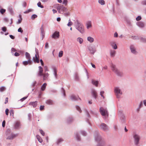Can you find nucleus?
I'll return each instance as SVG.
<instances>
[{
  "label": "nucleus",
  "mask_w": 146,
  "mask_h": 146,
  "mask_svg": "<svg viewBox=\"0 0 146 146\" xmlns=\"http://www.w3.org/2000/svg\"><path fill=\"white\" fill-rule=\"evenodd\" d=\"M40 132L43 136L44 135V133L42 130H40Z\"/></svg>",
  "instance_id": "09e8293b"
},
{
  "label": "nucleus",
  "mask_w": 146,
  "mask_h": 146,
  "mask_svg": "<svg viewBox=\"0 0 146 146\" xmlns=\"http://www.w3.org/2000/svg\"><path fill=\"white\" fill-rule=\"evenodd\" d=\"M117 36L118 34L116 32H115L114 34V37H117Z\"/></svg>",
  "instance_id": "338daca9"
},
{
  "label": "nucleus",
  "mask_w": 146,
  "mask_h": 146,
  "mask_svg": "<svg viewBox=\"0 0 146 146\" xmlns=\"http://www.w3.org/2000/svg\"><path fill=\"white\" fill-rule=\"evenodd\" d=\"M27 96L23 98H21V99L20 100L21 101V102L23 101L24 100L26 99L27 98Z\"/></svg>",
  "instance_id": "8fccbe9b"
},
{
  "label": "nucleus",
  "mask_w": 146,
  "mask_h": 146,
  "mask_svg": "<svg viewBox=\"0 0 146 146\" xmlns=\"http://www.w3.org/2000/svg\"><path fill=\"white\" fill-rule=\"evenodd\" d=\"M14 55L16 56H18L19 55V54L17 52H16L14 54Z\"/></svg>",
  "instance_id": "680f3d73"
},
{
  "label": "nucleus",
  "mask_w": 146,
  "mask_h": 146,
  "mask_svg": "<svg viewBox=\"0 0 146 146\" xmlns=\"http://www.w3.org/2000/svg\"><path fill=\"white\" fill-rule=\"evenodd\" d=\"M48 47V42H46L45 43V48H47Z\"/></svg>",
  "instance_id": "052dcab7"
},
{
  "label": "nucleus",
  "mask_w": 146,
  "mask_h": 146,
  "mask_svg": "<svg viewBox=\"0 0 146 146\" xmlns=\"http://www.w3.org/2000/svg\"><path fill=\"white\" fill-rule=\"evenodd\" d=\"M5 120H4L2 124V126L3 127H4L5 126Z\"/></svg>",
  "instance_id": "5fc2aeb1"
},
{
  "label": "nucleus",
  "mask_w": 146,
  "mask_h": 146,
  "mask_svg": "<svg viewBox=\"0 0 146 146\" xmlns=\"http://www.w3.org/2000/svg\"><path fill=\"white\" fill-rule=\"evenodd\" d=\"M116 52L115 50L111 51L110 52L111 55L112 56H114Z\"/></svg>",
  "instance_id": "2f4dec72"
},
{
  "label": "nucleus",
  "mask_w": 146,
  "mask_h": 146,
  "mask_svg": "<svg viewBox=\"0 0 146 146\" xmlns=\"http://www.w3.org/2000/svg\"><path fill=\"white\" fill-rule=\"evenodd\" d=\"M33 59L35 62H36L37 63H39V56L38 55L36 54L35 57H34Z\"/></svg>",
  "instance_id": "f8f14e48"
},
{
  "label": "nucleus",
  "mask_w": 146,
  "mask_h": 146,
  "mask_svg": "<svg viewBox=\"0 0 146 146\" xmlns=\"http://www.w3.org/2000/svg\"><path fill=\"white\" fill-rule=\"evenodd\" d=\"M20 122L19 121L15 122L14 124V128L16 129H19L20 127Z\"/></svg>",
  "instance_id": "6e6552de"
},
{
  "label": "nucleus",
  "mask_w": 146,
  "mask_h": 146,
  "mask_svg": "<svg viewBox=\"0 0 146 146\" xmlns=\"http://www.w3.org/2000/svg\"><path fill=\"white\" fill-rule=\"evenodd\" d=\"M40 30L41 34L42 36V38H43L44 36L45 33L44 32L43 26V25H42L40 27Z\"/></svg>",
  "instance_id": "f3484780"
},
{
  "label": "nucleus",
  "mask_w": 146,
  "mask_h": 146,
  "mask_svg": "<svg viewBox=\"0 0 146 146\" xmlns=\"http://www.w3.org/2000/svg\"><path fill=\"white\" fill-rule=\"evenodd\" d=\"M29 54L28 53V64H31L32 63V62L29 58Z\"/></svg>",
  "instance_id": "c9c22d12"
},
{
  "label": "nucleus",
  "mask_w": 146,
  "mask_h": 146,
  "mask_svg": "<svg viewBox=\"0 0 146 146\" xmlns=\"http://www.w3.org/2000/svg\"><path fill=\"white\" fill-rule=\"evenodd\" d=\"M42 76H43V80H45L49 76V74L47 73H45L43 74Z\"/></svg>",
  "instance_id": "6ab92c4d"
},
{
  "label": "nucleus",
  "mask_w": 146,
  "mask_h": 146,
  "mask_svg": "<svg viewBox=\"0 0 146 146\" xmlns=\"http://www.w3.org/2000/svg\"><path fill=\"white\" fill-rule=\"evenodd\" d=\"M17 135V134H14L13 133H11L10 135H6L7 139L12 140Z\"/></svg>",
  "instance_id": "20e7f679"
},
{
  "label": "nucleus",
  "mask_w": 146,
  "mask_h": 146,
  "mask_svg": "<svg viewBox=\"0 0 146 146\" xmlns=\"http://www.w3.org/2000/svg\"><path fill=\"white\" fill-rule=\"evenodd\" d=\"M77 40L79 42L80 44L82 43L83 42V40L80 38H78L77 39Z\"/></svg>",
  "instance_id": "c756f323"
},
{
  "label": "nucleus",
  "mask_w": 146,
  "mask_h": 146,
  "mask_svg": "<svg viewBox=\"0 0 146 146\" xmlns=\"http://www.w3.org/2000/svg\"><path fill=\"white\" fill-rule=\"evenodd\" d=\"M9 36L10 38L12 39H13L15 38V37L12 35H10Z\"/></svg>",
  "instance_id": "69168bd1"
},
{
  "label": "nucleus",
  "mask_w": 146,
  "mask_h": 146,
  "mask_svg": "<svg viewBox=\"0 0 146 146\" xmlns=\"http://www.w3.org/2000/svg\"><path fill=\"white\" fill-rule=\"evenodd\" d=\"M86 25L87 28V29H89L90 28L92 27V22L90 21H88L86 22Z\"/></svg>",
  "instance_id": "2eb2a0df"
},
{
  "label": "nucleus",
  "mask_w": 146,
  "mask_h": 146,
  "mask_svg": "<svg viewBox=\"0 0 146 146\" xmlns=\"http://www.w3.org/2000/svg\"><path fill=\"white\" fill-rule=\"evenodd\" d=\"M76 137L77 140L80 141V138L77 134H76Z\"/></svg>",
  "instance_id": "49530a36"
},
{
  "label": "nucleus",
  "mask_w": 146,
  "mask_h": 146,
  "mask_svg": "<svg viewBox=\"0 0 146 146\" xmlns=\"http://www.w3.org/2000/svg\"><path fill=\"white\" fill-rule=\"evenodd\" d=\"M71 100H78V99L80 100V98L78 97H77L74 95H72L70 97Z\"/></svg>",
  "instance_id": "a211bd4d"
},
{
  "label": "nucleus",
  "mask_w": 146,
  "mask_h": 146,
  "mask_svg": "<svg viewBox=\"0 0 146 146\" xmlns=\"http://www.w3.org/2000/svg\"><path fill=\"white\" fill-rule=\"evenodd\" d=\"M92 94L93 96L95 99L96 98L97 96V93L94 90H92Z\"/></svg>",
  "instance_id": "dca6fc26"
},
{
  "label": "nucleus",
  "mask_w": 146,
  "mask_h": 146,
  "mask_svg": "<svg viewBox=\"0 0 146 146\" xmlns=\"http://www.w3.org/2000/svg\"><path fill=\"white\" fill-rule=\"evenodd\" d=\"M114 91L115 95L117 98L119 97V94L121 95L122 94V92L121 90L118 87H115Z\"/></svg>",
  "instance_id": "7ed1b4c3"
},
{
  "label": "nucleus",
  "mask_w": 146,
  "mask_h": 146,
  "mask_svg": "<svg viewBox=\"0 0 146 146\" xmlns=\"http://www.w3.org/2000/svg\"><path fill=\"white\" fill-rule=\"evenodd\" d=\"M134 138L135 144L137 145L139 143V141L140 139V137L138 135L135 134L134 135Z\"/></svg>",
  "instance_id": "0eeeda50"
},
{
  "label": "nucleus",
  "mask_w": 146,
  "mask_h": 146,
  "mask_svg": "<svg viewBox=\"0 0 146 146\" xmlns=\"http://www.w3.org/2000/svg\"><path fill=\"white\" fill-rule=\"evenodd\" d=\"M29 105H32L33 107H35L37 106V102L35 101V102H31L29 104Z\"/></svg>",
  "instance_id": "4be33fe9"
},
{
  "label": "nucleus",
  "mask_w": 146,
  "mask_h": 146,
  "mask_svg": "<svg viewBox=\"0 0 146 146\" xmlns=\"http://www.w3.org/2000/svg\"><path fill=\"white\" fill-rule=\"evenodd\" d=\"M9 110L7 108L5 110V113L6 115H8L9 114Z\"/></svg>",
  "instance_id": "de8ad7c7"
},
{
  "label": "nucleus",
  "mask_w": 146,
  "mask_h": 146,
  "mask_svg": "<svg viewBox=\"0 0 146 146\" xmlns=\"http://www.w3.org/2000/svg\"><path fill=\"white\" fill-rule=\"evenodd\" d=\"M137 25L140 27H144V24L141 22H139L137 23Z\"/></svg>",
  "instance_id": "5701e85b"
},
{
  "label": "nucleus",
  "mask_w": 146,
  "mask_h": 146,
  "mask_svg": "<svg viewBox=\"0 0 146 146\" xmlns=\"http://www.w3.org/2000/svg\"><path fill=\"white\" fill-rule=\"evenodd\" d=\"M19 17L20 18V19L18 20V21L17 23V24L20 23H21V21L22 20L21 15H19Z\"/></svg>",
  "instance_id": "c85d7f7f"
},
{
  "label": "nucleus",
  "mask_w": 146,
  "mask_h": 146,
  "mask_svg": "<svg viewBox=\"0 0 146 146\" xmlns=\"http://www.w3.org/2000/svg\"><path fill=\"white\" fill-rule=\"evenodd\" d=\"M40 62L42 65L43 66L44 65V63L43 62L42 60V59H40Z\"/></svg>",
  "instance_id": "774afa93"
},
{
  "label": "nucleus",
  "mask_w": 146,
  "mask_h": 146,
  "mask_svg": "<svg viewBox=\"0 0 146 146\" xmlns=\"http://www.w3.org/2000/svg\"><path fill=\"white\" fill-rule=\"evenodd\" d=\"M76 108L77 109V110L79 111L80 113L81 112V110H80V107L78 106H76Z\"/></svg>",
  "instance_id": "37998d69"
},
{
  "label": "nucleus",
  "mask_w": 146,
  "mask_h": 146,
  "mask_svg": "<svg viewBox=\"0 0 146 146\" xmlns=\"http://www.w3.org/2000/svg\"><path fill=\"white\" fill-rule=\"evenodd\" d=\"M46 103L47 104L49 105H52L53 103V101L52 100H47L46 101Z\"/></svg>",
  "instance_id": "393cba45"
},
{
  "label": "nucleus",
  "mask_w": 146,
  "mask_h": 146,
  "mask_svg": "<svg viewBox=\"0 0 146 146\" xmlns=\"http://www.w3.org/2000/svg\"><path fill=\"white\" fill-rule=\"evenodd\" d=\"M37 5L38 7L41 8H44L43 6L41 5V3L40 2H39L38 3Z\"/></svg>",
  "instance_id": "473e14b6"
},
{
  "label": "nucleus",
  "mask_w": 146,
  "mask_h": 146,
  "mask_svg": "<svg viewBox=\"0 0 146 146\" xmlns=\"http://www.w3.org/2000/svg\"><path fill=\"white\" fill-rule=\"evenodd\" d=\"M92 83L93 84L95 85L96 87L98 86V84L99 82L98 81L94 80H92Z\"/></svg>",
  "instance_id": "412c9836"
},
{
  "label": "nucleus",
  "mask_w": 146,
  "mask_h": 146,
  "mask_svg": "<svg viewBox=\"0 0 146 146\" xmlns=\"http://www.w3.org/2000/svg\"><path fill=\"white\" fill-rule=\"evenodd\" d=\"M6 11V10L3 9H1L0 10V12L1 14H3Z\"/></svg>",
  "instance_id": "72a5a7b5"
},
{
  "label": "nucleus",
  "mask_w": 146,
  "mask_h": 146,
  "mask_svg": "<svg viewBox=\"0 0 146 146\" xmlns=\"http://www.w3.org/2000/svg\"><path fill=\"white\" fill-rule=\"evenodd\" d=\"M98 2L101 5H104L105 4V2L103 0H99L98 1Z\"/></svg>",
  "instance_id": "7c9ffc66"
},
{
  "label": "nucleus",
  "mask_w": 146,
  "mask_h": 146,
  "mask_svg": "<svg viewBox=\"0 0 146 146\" xmlns=\"http://www.w3.org/2000/svg\"><path fill=\"white\" fill-rule=\"evenodd\" d=\"M10 13L11 14L13 15V11L12 9L11 8H9L8 9Z\"/></svg>",
  "instance_id": "e433bc0d"
},
{
  "label": "nucleus",
  "mask_w": 146,
  "mask_h": 146,
  "mask_svg": "<svg viewBox=\"0 0 146 146\" xmlns=\"http://www.w3.org/2000/svg\"><path fill=\"white\" fill-rule=\"evenodd\" d=\"M23 64L25 65H26L27 64V61H23Z\"/></svg>",
  "instance_id": "13d9d810"
},
{
  "label": "nucleus",
  "mask_w": 146,
  "mask_h": 146,
  "mask_svg": "<svg viewBox=\"0 0 146 146\" xmlns=\"http://www.w3.org/2000/svg\"><path fill=\"white\" fill-rule=\"evenodd\" d=\"M63 54V52L62 51H60L59 53V56L61 57L62 56Z\"/></svg>",
  "instance_id": "58836bf2"
},
{
  "label": "nucleus",
  "mask_w": 146,
  "mask_h": 146,
  "mask_svg": "<svg viewBox=\"0 0 146 146\" xmlns=\"http://www.w3.org/2000/svg\"><path fill=\"white\" fill-rule=\"evenodd\" d=\"M111 45L112 46L113 48L114 49H116L117 48V47L116 44L114 42H111L110 43Z\"/></svg>",
  "instance_id": "aec40b11"
},
{
  "label": "nucleus",
  "mask_w": 146,
  "mask_h": 146,
  "mask_svg": "<svg viewBox=\"0 0 146 146\" xmlns=\"http://www.w3.org/2000/svg\"><path fill=\"white\" fill-rule=\"evenodd\" d=\"M37 17L36 15L35 14L33 15L31 17V19H34L35 18Z\"/></svg>",
  "instance_id": "4c0bfd02"
},
{
  "label": "nucleus",
  "mask_w": 146,
  "mask_h": 146,
  "mask_svg": "<svg viewBox=\"0 0 146 146\" xmlns=\"http://www.w3.org/2000/svg\"><path fill=\"white\" fill-rule=\"evenodd\" d=\"M111 67L112 70L115 74L118 76L122 75V73L120 72L118 69L116 68L115 66L112 64H111Z\"/></svg>",
  "instance_id": "f03ea898"
},
{
  "label": "nucleus",
  "mask_w": 146,
  "mask_h": 146,
  "mask_svg": "<svg viewBox=\"0 0 146 146\" xmlns=\"http://www.w3.org/2000/svg\"><path fill=\"white\" fill-rule=\"evenodd\" d=\"M2 30L4 32H5L6 31V28L5 27H2Z\"/></svg>",
  "instance_id": "6e6d98bb"
},
{
  "label": "nucleus",
  "mask_w": 146,
  "mask_h": 146,
  "mask_svg": "<svg viewBox=\"0 0 146 146\" xmlns=\"http://www.w3.org/2000/svg\"><path fill=\"white\" fill-rule=\"evenodd\" d=\"M17 51L16 49L14 48H12L11 49V53L13 55L14 54V52Z\"/></svg>",
  "instance_id": "f704fd0d"
},
{
  "label": "nucleus",
  "mask_w": 146,
  "mask_h": 146,
  "mask_svg": "<svg viewBox=\"0 0 146 146\" xmlns=\"http://www.w3.org/2000/svg\"><path fill=\"white\" fill-rule=\"evenodd\" d=\"M68 1L67 0H64L63 3L65 4V5H66L67 4Z\"/></svg>",
  "instance_id": "c03bdc74"
},
{
  "label": "nucleus",
  "mask_w": 146,
  "mask_h": 146,
  "mask_svg": "<svg viewBox=\"0 0 146 146\" xmlns=\"http://www.w3.org/2000/svg\"><path fill=\"white\" fill-rule=\"evenodd\" d=\"M100 128L104 131L107 130L108 129L106 125L104 123H102L101 124L100 126Z\"/></svg>",
  "instance_id": "9d476101"
},
{
  "label": "nucleus",
  "mask_w": 146,
  "mask_h": 146,
  "mask_svg": "<svg viewBox=\"0 0 146 146\" xmlns=\"http://www.w3.org/2000/svg\"><path fill=\"white\" fill-rule=\"evenodd\" d=\"M141 17L140 16H138L137 18H136V20L137 21H139L141 19Z\"/></svg>",
  "instance_id": "603ef678"
},
{
  "label": "nucleus",
  "mask_w": 146,
  "mask_h": 146,
  "mask_svg": "<svg viewBox=\"0 0 146 146\" xmlns=\"http://www.w3.org/2000/svg\"><path fill=\"white\" fill-rule=\"evenodd\" d=\"M8 98L7 97V98H6L5 100V104H7L8 102Z\"/></svg>",
  "instance_id": "e2e57ef3"
},
{
  "label": "nucleus",
  "mask_w": 146,
  "mask_h": 146,
  "mask_svg": "<svg viewBox=\"0 0 146 146\" xmlns=\"http://www.w3.org/2000/svg\"><path fill=\"white\" fill-rule=\"evenodd\" d=\"M87 40L91 43L93 42L94 41V38L90 36L88 37Z\"/></svg>",
  "instance_id": "cd10ccee"
},
{
  "label": "nucleus",
  "mask_w": 146,
  "mask_h": 146,
  "mask_svg": "<svg viewBox=\"0 0 146 146\" xmlns=\"http://www.w3.org/2000/svg\"><path fill=\"white\" fill-rule=\"evenodd\" d=\"M88 49L90 51V53L92 54H94L96 51V49L93 48L92 46H90L89 47Z\"/></svg>",
  "instance_id": "ddd939ff"
},
{
  "label": "nucleus",
  "mask_w": 146,
  "mask_h": 146,
  "mask_svg": "<svg viewBox=\"0 0 146 146\" xmlns=\"http://www.w3.org/2000/svg\"><path fill=\"white\" fill-rule=\"evenodd\" d=\"M10 114L11 115L12 114L13 115L14 114V112L13 111V110H11L10 111Z\"/></svg>",
  "instance_id": "0e129e2a"
},
{
  "label": "nucleus",
  "mask_w": 146,
  "mask_h": 146,
  "mask_svg": "<svg viewBox=\"0 0 146 146\" xmlns=\"http://www.w3.org/2000/svg\"><path fill=\"white\" fill-rule=\"evenodd\" d=\"M130 49L132 53L134 54H136L137 53V52L134 46L131 45L130 46Z\"/></svg>",
  "instance_id": "4468645a"
},
{
  "label": "nucleus",
  "mask_w": 146,
  "mask_h": 146,
  "mask_svg": "<svg viewBox=\"0 0 146 146\" xmlns=\"http://www.w3.org/2000/svg\"><path fill=\"white\" fill-rule=\"evenodd\" d=\"M44 106H41L40 107V110H42L44 109Z\"/></svg>",
  "instance_id": "bf43d9fd"
},
{
  "label": "nucleus",
  "mask_w": 146,
  "mask_h": 146,
  "mask_svg": "<svg viewBox=\"0 0 146 146\" xmlns=\"http://www.w3.org/2000/svg\"><path fill=\"white\" fill-rule=\"evenodd\" d=\"M59 36V32L56 31L52 34V37L54 39H56L58 38Z\"/></svg>",
  "instance_id": "1a4fd4ad"
},
{
  "label": "nucleus",
  "mask_w": 146,
  "mask_h": 146,
  "mask_svg": "<svg viewBox=\"0 0 146 146\" xmlns=\"http://www.w3.org/2000/svg\"><path fill=\"white\" fill-rule=\"evenodd\" d=\"M54 75L55 76L56 78H57V70L56 69H55L54 70Z\"/></svg>",
  "instance_id": "3c124183"
},
{
  "label": "nucleus",
  "mask_w": 146,
  "mask_h": 146,
  "mask_svg": "<svg viewBox=\"0 0 146 146\" xmlns=\"http://www.w3.org/2000/svg\"><path fill=\"white\" fill-rule=\"evenodd\" d=\"M18 32H21V33H22L23 32V31L22 30L21 28H19L18 30Z\"/></svg>",
  "instance_id": "864d4df0"
},
{
  "label": "nucleus",
  "mask_w": 146,
  "mask_h": 146,
  "mask_svg": "<svg viewBox=\"0 0 146 146\" xmlns=\"http://www.w3.org/2000/svg\"><path fill=\"white\" fill-rule=\"evenodd\" d=\"M36 137L39 142L40 143L42 142L43 141L42 139L39 135H37L36 136Z\"/></svg>",
  "instance_id": "bb28decb"
},
{
  "label": "nucleus",
  "mask_w": 146,
  "mask_h": 146,
  "mask_svg": "<svg viewBox=\"0 0 146 146\" xmlns=\"http://www.w3.org/2000/svg\"><path fill=\"white\" fill-rule=\"evenodd\" d=\"M22 5L24 7H26L27 6L26 3L25 1L23 2V3Z\"/></svg>",
  "instance_id": "a18cd8bd"
},
{
  "label": "nucleus",
  "mask_w": 146,
  "mask_h": 146,
  "mask_svg": "<svg viewBox=\"0 0 146 146\" xmlns=\"http://www.w3.org/2000/svg\"><path fill=\"white\" fill-rule=\"evenodd\" d=\"M57 9L59 12L61 11H67V9L65 7H64L63 5H60V6H58L57 7Z\"/></svg>",
  "instance_id": "423d86ee"
},
{
  "label": "nucleus",
  "mask_w": 146,
  "mask_h": 146,
  "mask_svg": "<svg viewBox=\"0 0 146 146\" xmlns=\"http://www.w3.org/2000/svg\"><path fill=\"white\" fill-rule=\"evenodd\" d=\"M47 84L46 83H44L41 87V90L42 91H43L45 90L46 86Z\"/></svg>",
  "instance_id": "b1692460"
},
{
  "label": "nucleus",
  "mask_w": 146,
  "mask_h": 146,
  "mask_svg": "<svg viewBox=\"0 0 146 146\" xmlns=\"http://www.w3.org/2000/svg\"><path fill=\"white\" fill-rule=\"evenodd\" d=\"M69 22L68 23L67 25L68 26H70L72 25V23L70 21V20H69Z\"/></svg>",
  "instance_id": "79ce46f5"
},
{
  "label": "nucleus",
  "mask_w": 146,
  "mask_h": 146,
  "mask_svg": "<svg viewBox=\"0 0 146 146\" xmlns=\"http://www.w3.org/2000/svg\"><path fill=\"white\" fill-rule=\"evenodd\" d=\"M100 111L101 115L103 116L107 115L108 116V114L107 110L101 107L100 109Z\"/></svg>",
  "instance_id": "39448f33"
},
{
  "label": "nucleus",
  "mask_w": 146,
  "mask_h": 146,
  "mask_svg": "<svg viewBox=\"0 0 146 146\" xmlns=\"http://www.w3.org/2000/svg\"><path fill=\"white\" fill-rule=\"evenodd\" d=\"M82 134L84 136H85L86 135V133L83 131H82L81 132Z\"/></svg>",
  "instance_id": "4d7b16f0"
},
{
  "label": "nucleus",
  "mask_w": 146,
  "mask_h": 146,
  "mask_svg": "<svg viewBox=\"0 0 146 146\" xmlns=\"http://www.w3.org/2000/svg\"><path fill=\"white\" fill-rule=\"evenodd\" d=\"M76 29L81 33H83L84 32V29L83 25L78 21L76 22Z\"/></svg>",
  "instance_id": "f257e3e1"
},
{
  "label": "nucleus",
  "mask_w": 146,
  "mask_h": 146,
  "mask_svg": "<svg viewBox=\"0 0 146 146\" xmlns=\"http://www.w3.org/2000/svg\"><path fill=\"white\" fill-rule=\"evenodd\" d=\"M5 90V88L4 86H2L0 88V91L1 92H3Z\"/></svg>",
  "instance_id": "ea45409f"
},
{
  "label": "nucleus",
  "mask_w": 146,
  "mask_h": 146,
  "mask_svg": "<svg viewBox=\"0 0 146 146\" xmlns=\"http://www.w3.org/2000/svg\"><path fill=\"white\" fill-rule=\"evenodd\" d=\"M104 93V91H102L100 92V95L103 98H104V96L103 95Z\"/></svg>",
  "instance_id": "a19ab883"
},
{
  "label": "nucleus",
  "mask_w": 146,
  "mask_h": 146,
  "mask_svg": "<svg viewBox=\"0 0 146 146\" xmlns=\"http://www.w3.org/2000/svg\"><path fill=\"white\" fill-rule=\"evenodd\" d=\"M11 133H13L11 132V129H7L5 132L6 135H10Z\"/></svg>",
  "instance_id": "a878e982"
},
{
  "label": "nucleus",
  "mask_w": 146,
  "mask_h": 146,
  "mask_svg": "<svg viewBox=\"0 0 146 146\" xmlns=\"http://www.w3.org/2000/svg\"><path fill=\"white\" fill-rule=\"evenodd\" d=\"M39 68V71L38 73V75L39 76H42L43 75V70L42 68L40 66L38 67Z\"/></svg>",
  "instance_id": "9b49d317"
}]
</instances>
